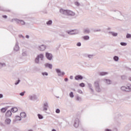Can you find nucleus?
<instances>
[{"label": "nucleus", "instance_id": "nucleus-7", "mask_svg": "<svg viewBox=\"0 0 131 131\" xmlns=\"http://www.w3.org/2000/svg\"><path fill=\"white\" fill-rule=\"evenodd\" d=\"M67 33L68 34H70L71 35H72L73 34H78L79 33V31L78 30H72L71 31H67Z\"/></svg>", "mask_w": 131, "mask_h": 131}, {"label": "nucleus", "instance_id": "nucleus-14", "mask_svg": "<svg viewBox=\"0 0 131 131\" xmlns=\"http://www.w3.org/2000/svg\"><path fill=\"white\" fill-rule=\"evenodd\" d=\"M114 12H115L116 17H117V18H120L121 17V12L118 10H114Z\"/></svg>", "mask_w": 131, "mask_h": 131}, {"label": "nucleus", "instance_id": "nucleus-50", "mask_svg": "<svg viewBox=\"0 0 131 131\" xmlns=\"http://www.w3.org/2000/svg\"><path fill=\"white\" fill-rule=\"evenodd\" d=\"M2 17L4 19H7V18H8V16H7V15H3Z\"/></svg>", "mask_w": 131, "mask_h": 131}, {"label": "nucleus", "instance_id": "nucleus-1", "mask_svg": "<svg viewBox=\"0 0 131 131\" xmlns=\"http://www.w3.org/2000/svg\"><path fill=\"white\" fill-rule=\"evenodd\" d=\"M59 12L60 14H62V15H64V16H71V17H73V16H75V12L69 10L60 9Z\"/></svg>", "mask_w": 131, "mask_h": 131}, {"label": "nucleus", "instance_id": "nucleus-21", "mask_svg": "<svg viewBox=\"0 0 131 131\" xmlns=\"http://www.w3.org/2000/svg\"><path fill=\"white\" fill-rule=\"evenodd\" d=\"M108 33L110 34H112V35L113 36H117V35H118V33H116V32H111V31H110L109 32H108Z\"/></svg>", "mask_w": 131, "mask_h": 131}, {"label": "nucleus", "instance_id": "nucleus-44", "mask_svg": "<svg viewBox=\"0 0 131 131\" xmlns=\"http://www.w3.org/2000/svg\"><path fill=\"white\" fill-rule=\"evenodd\" d=\"M18 37H19V38H23V39H24V38H25V37H24L23 35H18Z\"/></svg>", "mask_w": 131, "mask_h": 131}, {"label": "nucleus", "instance_id": "nucleus-41", "mask_svg": "<svg viewBox=\"0 0 131 131\" xmlns=\"http://www.w3.org/2000/svg\"><path fill=\"white\" fill-rule=\"evenodd\" d=\"M42 75H43V76H45V75H46V76H48L49 75V74L47 72H43L42 73Z\"/></svg>", "mask_w": 131, "mask_h": 131}, {"label": "nucleus", "instance_id": "nucleus-9", "mask_svg": "<svg viewBox=\"0 0 131 131\" xmlns=\"http://www.w3.org/2000/svg\"><path fill=\"white\" fill-rule=\"evenodd\" d=\"M80 124V120L78 118H76L74 122V126L75 127H77Z\"/></svg>", "mask_w": 131, "mask_h": 131}, {"label": "nucleus", "instance_id": "nucleus-6", "mask_svg": "<svg viewBox=\"0 0 131 131\" xmlns=\"http://www.w3.org/2000/svg\"><path fill=\"white\" fill-rule=\"evenodd\" d=\"M37 49V50H38V51L43 52V51H45L46 49H47V46L45 45H39L38 46Z\"/></svg>", "mask_w": 131, "mask_h": 131}, {"label": "nucleus", "instance_id": "nucleus-17", "mask_svg": "<svg viewBox=\"0 0 131 131\" xmlns=\"http://www.w3.org/2000/svg\"><path fill=\"white\" fill-rule=\"evenodd\" d=\"M48 108H49V104L48 102H46L43 104V111H47Z\"/></svg>", "mask_w": 131, "mask_h": 131}, {"label": "nucleus", "instance_id": "nucleus-4", "mask_svg": "<svg viewBox=\"0 0 131 131\" xmlns=\"http://www.w3.org/2000/svg\"><path fill=\"white\" fill-rule=\"evenodd\" d=\"M39 59H40L41 61L43 60V54H40L37 56L35 59V62L36 64H39Z\"/></svg>", "mask_w": 131, "mask_h": 131}, {"label": "nucleus", "instance_id": "nucleus-2", "mask_svg": "<svg viewBox=\"0 0 131 131\" xmlns=\"http://www.w3.org/2000/svg\"><path fill=\"white\" fill-rule=\"evenodd\" d=\"M100 79H97L94 82V87L95 88V90L97 92V93H100L101 91V88H100Z\"/></svg>", "mask_w": 131, "mask_h": 131}, {"label": "nucleus", "instance_id": "nucleus-11", "mask_svg": "<svg viewBox=\"0 0 131 131\" xmlns=\"http://www.w3.org/2000/svg\"><path fill=\"white\" fill-rule=\"evenodd\" d=\"M29 98L30 100H31V101H35L37 100V99H38V97H37V96L34 94L29 96Z\"/></svg>", "mask_w": 131, "mask_h": 131}, {"label": "nucleus", "instance_id": "nucleus-27", "mask_svg": "<svg viewBox=\"0 0 131 131\" xmlns=\"http://www.w3.org/2000/svg\"><path fill=\"white\" fill-rule=\"evenodd\" d=\"M113 59L116 62H118V60H119V57L117 56H115Z\"/></svg>", "mask_w": 131, "mask_h": 131}, {"label": "nucleus", "instance_id": "nucleus-31", "mask_svg": "<svg viewBox=\"0 0 131 131\" xmlns=\"http://www.w3.org/2000/svg\"><path fill=\"white\" fill-rule=\"evenodd\" d=\"M15 119L17 121H21V117H20V116H15Z\"/></svg>", "mask_w": 131, "mask_h": 131}, {"label": "nucleus", "instance_id": "nucleus-55", "mask_svg": "<svg viewBox=\"0 0 131 131\" xmlns=\"http://www.w3.org/2000/svg\"><path fill=\"white\" fill-rule=\"evenodd\" d=\"M105 131H112V130L110 129H106Z\"/></svg>", "mask_w": 131, "mask_h": 131}, {"label": "nucleus", "instance_id": "nucleus-24", "mask_svg": "<svg viewBox=\"0 0 131 131\" xmlns=\"http://www.w3.org/2000/svg\"><path fill=\"white\" fill-rule=\"evenodd\" d=\"M11 112H13V113H15L18 111V108L17 107H13L11 110Z\"/></svg>", "mask_w": 131, "mask_h": 131}, {"label": "nucleus", "instance_id": "nucleus-51", "mask_svg": "<svg viewBox=\"0 0 131 131\" xmlns=\"http://www.w3.org/2000/svg\"><path fill=\"white\" fill-rule=\"evenodd\" d=\"M4 98V95L2 94H0V99Z\"/></svg>", "mask_w": 131, "mask_h": 131}, {"label": "nucleus", "instance_id": "nucleus-13", "mask_svg": "<svg viewBox=\"0 0 131 131\" xmlns=\"http://www.w3.org/2000/svg\"><path fill=\"white\" fill-rule=\"evenodd\" d=\"M14 51H15V52H18L19 50H20V47H19V43L18 42V41H16L15 45L13 48Z\"/></svg>", "mask_w": 131, "mask_h": 131}, {"label": "nucleus", "instance_id": "nucleus-37", "mask_svg": "<svg viewBox=\"0 0 131 131\" xmlns=\"http://www.w3.org/2000/svg\"><path fill=\"white\" fill-rule=\"evenodd\" d=\"M59 36H61L62 37H63V38H67V37H68V36L67 35L63 34H59Z\"/></svg>", "mask_w": 131, "mask_h": 131}, {"label": "nucleus", "instance_id": "nucleus-3", "mask_svg": "<svg viewBox=\"0 0 131 131\" xmlns=\"http://www.w3.org/2000/svg\"><path fill=\"white\" fill-rule=\"evenodd\" d=\"M121 90L123 92H126V93H130V92H131V84H127L126 86H122L121 87Z\"/></svg>", "mask_w": 131, "mask_h": 131}, {"label": "nucleus", "instance_id": "nucleus-53", "mask_svg": "<svg viewBox=\"0 0 131 131\" xmlns=\"http://www.w3.org/2000/svg\"><path fill=\"white\" fill-rule=\"evenodd\" d=\"M23 56H26V52H23L22 54Z\"/></svg>", "mask_w": 131, "mask_h": 131}, {"label": "nucleus", "instance_id": "nucleus-36", "mask_svg": "<svg viewBox=\"0 0 131 131\" xmlns=\"http://www.w3.org/2000/svg\"><path fill=\"white\" fill-rule=\"evenodd\" d=\"M121 46H122L123 47H125V46H126L127 45V43H126V42H122L120 43Z\"/></svg>", "mask_w": 131, "mask_h": 131}, {"label": "nucleus", "instance_id": "nucleus-56", "mask_svg": "<svg viewBox=\"0 0 131 131\" xmlns=\"http://www.w3.org/2000/svg\"><path fill=\"white\" fill-rule=\"evenodd\" d=\"M26 38H29V35H27L26 36Z\"/></svg>", "mask_w": 131, "mask_h": 131}, {"label": "nucleus", "instance_id": "nucleus-30", "mask_svg": "<svg viewBox=\"0 0 131 131\" xmlns=\"http://www.w3.org/2000/svg\"><path fill=\"white\" fill-rule=\"evenodd\" d=\"M5 122L7 124H10V123H11V120L10 119H6Z\"/></svg>", "mask_w": 131, "mask_h": 131}, {"label": "nucleus", "instance_id": "nucleus-57", "mask_svg": "<svg viewBox=\"0 0 131 131\" xmlns=\"http://www.w3.org/2000/svg\"><path fill=\"white\" fill-rule=\"evenodd\" d=\"M128 79L129 81H131V77H129Z\"/></svg>", "mask_w": 131, "mask_h": 131}, {"label": "nucleus", "instance_id": "nucleus-43", "mask_svg": "<svg viewBox=\"0 0 131 131\" xmlns=\"http://www.w3.org/2000/svg\"><path fill=\"white\" fill-rule=\"evenodd\" d=\"M55 112H56V113H58V114L60 113V109L57 108L55 111Z\"/></svg>", "mask_w": 131, "mask_h": 131}, {"label": "nucleus", "instance_id": "nucleus-60", "mask_svg": "<svg viewBox=\"0 0 131 131\" xmlns=\"http://www.w3.org/2000/svg\"><path fill=\"white\" fill-rule=\"evenodd\" d=\"M28 131H33L32 129H30Z\"/></svg>", "mask_w": 131, "mask_h": 131}, {"label": "nucleus", "instance_id": "nucleus-47", "mask_svg": "<svg viewBox=\"0 0 131 131\" xmlns=\"http://www.w3.org/2000/svg\"><path fill=\"white\" fill-rule=\"evenodd\" d=\"M100 31H101V29H98L97 30H94V32H99Z\"/></svg>", "mask_w": 131, "mask_h": 131}, {"label": "nucleus", "instance_id": "nucleus-25", "mask_svg": "<svg viewBox=\"0 0 131 131\" xmlns=\"http://www.w3.org/2000/svg\"><path fill=\"white\" fill-rule=\"evenodd\" d=\"M7 110H8V107H3L2 108H1V111L2 113H5V112H6Z\"/></svg>", "mask_w": 131, "mask_h": 131}, {"label": "nucleus", "instance_id": "nucleus-8", "mask_svg": "<svg viewBox=\"0 0 131 131\" xmlns=\"http://www.w3.org/2000/svg\"><path fill=\"white\" fill-rule=\"evenodd\" d=\"M46 57L47 58V60H49V61H52V60H53V54L49 52H46Z\"/></svg>", "mask_w": 131, "mask_h": 131}, {"label": "nucleus", "instance_id": "nucleus-22", "mask_svg": "<svg viewBox=\"0 0 131 131\" xmlns=\"http://www.w3.org/2000/svg\"><path fill=\"white\" fill-rule=\"evenodd\" d=\"M104 82H106L107 84H111V82H112V81H111L110 79H105L104 80Z\"/></svg>", "mask_w": 131, "mask_h": 131}, {"label": "nucleus", "instance_id": "nucleus-32", "mask_svg": "<svg viewBox=\"0 0 131 131\" xmlns=\"http://www.w3.org/2000/svg\"><path fill=\"white\" fill-rule=\"evenodd\" d=\"M52 23L53 21H52V20H50L46 23V24L47 25H52Z\"/></svg>", "mask_w": 131, "mask_h": 131}, {"label": "nucleus", "instance_id": "nucleus-34", "mask_svg": "<svg viewBox=\"0 0 131 131\" xmlns=\"http://www.w3.org/2000/svg\"><path fill=\"white\" fill-rule=\"evenodd\" d=\"M69 96L70 98H74V95L73 94V93L72 92H71L69 94Z\"/></svg>", "mask_w": 131, "mask_h": 131}, {"label": "nucleus", "instance_id": "nucleus-40", "mask_svg": "<svg viewBox=\"0 0 131 131\" xmlns=\"http://www.w3.org/2000/svg\"><path fill=\"white\" fill-rule=\"evenodd\" d=\"M25 93H26V92L24 91L23 92L19 93V95L21 96V97H23L24 95H25Z\"/></svg>", "mask_w": 131, "mask_h": 131}, {"label": "nucleus", "instance_id": "nucleus-35", "mask_svg": "<svg viewBox=\"0 0 131 131\" xmlns=\"http://www.w3.org/2000/svg\"><path fill=\"white\" fill-rule=\"evenodd\" d=\"M37 116L39 119H42L43 118V116H42V115H41V114H38L37 115Z\"/></svg>", "mask_w": 131, "mask_h": 131}, {"label": "nucleus", "instance_id": "nucleus-49", "mask_svg": "<svg viewBox=\"0 0 131 131\" xmlns=\"http://www.w3.org/2000/svg\"><path fill=\"white\" fill-rule=\"evenodd\" d=\"M78 93H79V94H82V91L80 90H78L77 91Z\"/></svg>", "mask_w": 131, "mask_h": 131}, {"label": "nucleus", "instance_id": "nucleus-42", "mask_svg": "<svg viewBox=\"0 0 131 131\" xmlns=\"http://www.w3.org/2000/svg\"><path fill=\"white\" fill-rule=\"evenodd\" d=\"M20 81H21V80L20 79H18L17 81H16V82L15 83V85H17V84H19V83H20Z\"/></svg>", "mask_w": 131, "mask_h": 131}, {"label": "nucleus", "instance_id": "nucleus-19", "mask_svg": "<svg viewBox=\"0 0 131 131\" xmlns=\"http://www.w3.org/2000/svg\"><path fill=\"white\" fill-rule=\"evenodd\" d=\"M98 74L100 76H104L105 75H107V74H108V73L106 72H100L98 73Z\"/></svg>", "mask_w": 131, "mask_h": 131}, {"label": "nucleus", "instance_id": "nucleus-15", "mask_svg": "<svg viewBox=\"0 0 131 131\" xmlns=\"http://www.w3.org/2000/svg\"><path fill=\"white\" fill-rule=\"evenodd\" d=\"M94 56H95L94 54H85L84 55V56L86 58H89V59L91 60H93V59H94Z\"/></svg>", "mask_w": 131, "mask_h": 131}, {"label": "nucleus", "instance_id": "nucleus-10", "mask_svg": "<svg viewBox=\"0 0 131 131\" xmlns=\"http://www.w3.org/2000/svg\"><path fill=\"white\" fill-rule=\"evenodd\" d=\"M15 21V22H17V23H20L21 25H25L26 23L25 21L22 20H19L17 18H14L12 19V21Z\"/></svg>", "mask_w": 131, "mask_h": 131}, {"label": "nucleus", "instance_id": "nucleus-58", "mask_svg": "<svg viewBox=\"0 0 131 131\" xmlns=\"http://www.w3.org/2000/svg\"><path fill=\"white\" fill-rule=\"evenodd\" d=\"M52 131H57L55 129H52Z\"/></svg>", "mask_w": 131, "mask_h": 131}, {"label": "nucleus", "instance_id": "nucleus-26", "mask_svg": "<svg viewBox=\"0 0 131 131\" xmlns=\"http://www.w3.org/2000/svg\"><path fill=\"white\" fill-rule=\"evenodd\" d=\"M20 117H21V118H25V117H26V113H21L20 114Z\"/></svg>", "mask_w": 131, "mask_h": 131}, {"label": "nucleus", "instance_id": "nucleus-61", "mask_svg": "<svg viewBox=\"0 0 131 131\" xmlns=\"http://www.w3.org/2000/svg\"><path fill=\"white\" fill-rule=\"evenodd\" d=\"M73 91H75V89H73Z\"/></svg>", "mask_w": 131, "mask_h": 131}, {"label": "nucleus", "instance_id": "nucleus-20", "mask_svg": "<svg viewBox=\"0 0 131 131\" xmlns=\"http://www.w3.org/2000/svg\"><path fill=\"white\" fill-rule=\"evenodd\" d=\"M88 87L90 89V90H91L92 93H94V89H93V85H92L91 83H88Z\"/></svg>", "mask_w": 131, "mask_h": 131}, {"label": "nucleus", "instance_id": "nucleus-16", "mask_svg": "<svg viewBox=\"0 0 131 131\" xmlns=\"http://www.w3.org/2000/svg\"><path fill=\"white\" fill-rule=\"evenodd\" d=\"M5 116L7 118L9 117H11V116H12V111L10 110H8L5 114Z\"/></svg>", "mask_w": 131, "mask_h": 131}, {"label": "nucleus", "instance_id": "nucleus-29", "mask_svg": "<svg viewBox=\"0 0 131 131\" xmlns=\"http://www.w3.org/2000/svg\"><path fill=\"white\" fill-rule=\"evenodd\" d=\"M84 33H90L91 32V31L89 29H85L84 30Z\"/></svg>", "mask_w": 131, "mask_h": 131}, {"label": "nucleus", "instance_id": "nucleus-38", "mask_svg": "<svg viewBox=\"0 0 131 131\" xmlns=\"http://www.w3.org/2000/svg\"><path fill=\"white\" fill-rule=\"evenodd\" d=\"M79 86H81V88H84L85 86V85L84 83H81L79 84Z\"/></svg>", "mask_w": 131, "mask_h": 131}, {"label": "nucleus", "instance_id": "nucleus-5", "mask_svg": "<svg viewBox=\"0 0 131 131\" xmlns=\"http://www.w3.org/2000/svg\"><path fill=\"white\" fill-rule=\"evenodd\" d=\"M55 71L56 73H57L58 76H59L60 77H63V76L65 75V72L61 71V70L59 69H56Z\"/></svg>", "mask_w": 131, "mask_h": 131}, {"label": "nucleus", "instance_id": "nucleus-12", "mask_svg": "<svg viewBox=\"0 0 131 131\" xmlns=\"http://www.w3.org/2000/svg\"><path fill=\"white\" fill-rule=\"evenodd\" d=\"M75 100L76 102H78V103H80V102L82 101V98L79 96V95H77L75 96Z\"/></svg>", "mask_w": 131, "mask_h": 131}, {"label": "nucleus", "instance_id": "nucleus-46", "mask_svg": "<svg viewBox=\"0 0 131 131\" xmlns=\"http://www.w3.org/2000/svg\"><path fill=\"white\" fill-rule=\"evenodd\" d=\"M75 5L76 6H77L78 7V6H79V5H80V4H79V3L76 2L75 3Z\"/></svg>", "mask_w": 131, "mask_h": 131}, {"label": "nucleus", "instance_id": "nucleus-18", "mask_svg": "<svg viewBox=\"0 0 131 131\" xmlns=\"http://www.w3.org/2000/svg\"><path fill=\"white\" fill-rule=\"evenodd\" d=\"M75 79L76 80H81L83 79V77L80 75H78L75 77Z\"/></svg>", "mask_w": 131, "mask_h": 131}, {"label": "nucleus", "instance_id": "nucleus-54", "mask_svg": "<svg viewBox=\"0 0 131 131\" xmlns=\"http://www.w3.org/2000/svg\"><path fill=\"white\" fill-rule=\"evenodd\" d=\"M70 79H73V76H70Z\"/></svg>", "mask_w": 131, "mask_h": 131}, {"label": "nucleus", "instance_id": "nucleus-52", "mask_svg": "<svg viewBox=\"0 0 131 131\" xmlns=\"http://www.w3.org/2000/svg\"><path fill=\"white\" fill-rule=\"evenodd\" d=\"M64 81H66V82H67V81H68V78H66L64 79Z\"/></svg>", "mask_w": 131, "mask_h": 131}, {"label": "nucleus", "instance_id": "nucleus-48", "mask_svg": "<svg viewBox=\"0 0 131 131\" xmlns=\"http://www.w3.org/2000/svg\"><path fill=\"white\" fill-rule=\"evenodd\" d=\"M77 47H81V43L80 42H79L77 43Z\"/></svg>", "mask_w": 131, "mask_h": 131}, {"label": "nucleus", "instance_id": "nucleus-45", "mask_svg": "<svg viewBox=\"0 0 131 131\" xmlns=\"http://www.w3.org/2000/svg\"><path fill=\"white\" fill-rule=\"evenodd\" d=\"M126 78V76L123 75V76H121V79L124 80Z\"/></svg>", "mask_w": 131, "mask_h": 131}, {"label": "nucleus", "instance_id": "nucleus-23", "mask_svg": "<svg viewBox=\"0 0 131 131\" xmlns=\"http://www.w3.org/2000/svg\"><path fill=\"white\" fill-rule=\"evenodd\" d=\"M45 66L46 67H48L50 69H52L53 68V65L51 63H46Z\"/></svg>", "mask_w": 131, "mask_h": 131}, {"label": "nucleus", "instance_id": "nucleus-39", "mask_svg": "<svg viewBox=\"0 0 131 131\" xmlns=\"http://www.w3.org/2000/svg\"><path fill=\"white\" fill-rule=\"evenodd\" d=\"M126 37V38H131V34L129 33H127Z\"/></svg>", "mask_w": 131, "mask_h": 131}, {"label": "nucleus", "instance_id": "nucleus-59", "mask_svg": "<svg viewBox=\"0 0 131 131\" xmlns=\"http://www.w3.org/2000/svg\"><path fill=\"white\" fill-rule=\"evenodd\" d=\"M108 30H110V29H111L110 28H108Z\"/></svg>", "mask_w": 131, "mask_h": 131}, {"label": "nucleus", "instance_id": "nucleus-33", "mask_svg": "<svg viewBox=\"0 0 131 131\" xmlns=\"http://www.w3.org/2000/svg\"><path fill=\"white\" fill-rule=\"evenodd\" d=\"M3 67H6V63H2L0 62V69L3 68Z\"/></svg>", "mask_w": 131, "mask_h": 131}, {"label": "nucleus", "instance_id": "nucleus-28", "mask_svg": "<svg viewBox=\"0 0 131 131\" xmlns=\"http://www.w3.org/2000/svg\"><path fill=\"white\" fill-rule=\"evenodd\" d=\"M83 38L84 40H89V39H90V36L88 35L84 36Z\"/></svg>", "mask_w": 131, "mask_h": 131}]
</instances>
